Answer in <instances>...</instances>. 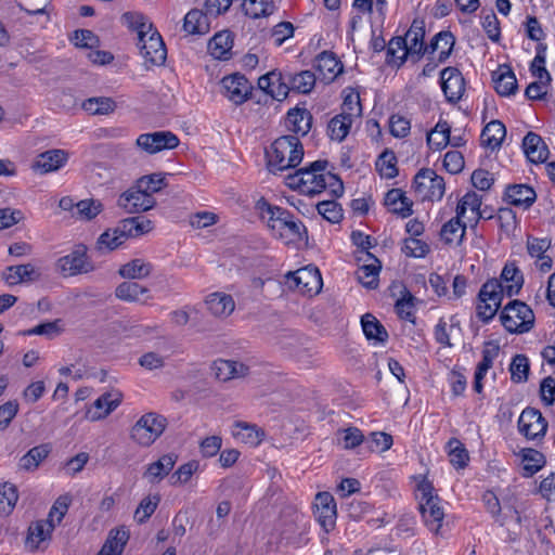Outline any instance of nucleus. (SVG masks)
Instances as JSON below:
<instances>
[{
    "mask_svg": "<svg viewBox=\"0 0 555 555\" xmlns=\"http://www.w3.org/2000/svg\"><path fill=\"white\" fill-rule=\"evenodd\" d=\"M270 172L278 173L297 167L304 157V147L296 135H282L266 151Z\"/></svg>",
    "mask_w": 555,
    "mask_h": 555,
    "instance_id": "1",
    "label": "nucleus"
},
{
    "mask_svg": "<svg viewBox=\"0 0 555 555\" xmlns=\"http://www.w3.org/2000/svg\"><path fill=\"white\" fill-rule=\"evenodd\" d=\"M327 165V160L319 159L307 167L300 168V175L304 177V194L315 195L331 186L335 196L343 195L344 185L341 180L335 175L324 172Z\"/></svg>",
    "mask_w": 555,
    "mask_h": 555,
    "instance_id": "2",
    "label": "nucleus"
},
{
    "mask_svg": "<svg viewBox=\"0 0 555 555\" xmlns=\"http://www.w3.org/2000/svg\"><path fill=\"white\" fill-rule=\"evenodd\" d=\"M418 509L426 527L438 532L442 526L444 512L441 506V499L436 492L431 481L425 477L417 485Z\"/></svg>",
    "mask_w": 555,
    "mask_h": 555,
    "instance_id": "3",
    "label": "nucleus"
},
{
    "mask_svg": "<svg viewBox=\"0 0 555 555\" xmlns=\"http://www.w3.org/2000/svg\"><path fill=\"white\" fill-rule=\"evenodd\" d=\"M504 328L512 334H524L534 326V313L524 301L518 299L507 302L500 314Z\"/></svg>",
    "mask_w": 555,
    "mask_h": 555,
    "instance_id": "4",
    "label": "nucleus"
},
{
    "mask_svg": "<svg viewBox=\"0 0 555 555\" xmlns=\"http://www.w3.org/2000/svg\"><path fill=\"white\" fill-rule=\"evenodd\" d=\"M167 418L160 414L150 412L142 415L133 425L130 437L142 447H150L164 433Z\"/></svg>",
    "mask_w": 555,
    "mask_h": 555,
    "instance_id": "5",
    "label": "nucleus"
},
{
    "mask_svg": "<svg viewBox=\"0 0 555 555\" xmlns=\"http://www.w3.org/2000/svg\"><path fill=\"white\" fill-rule=\"evenodd\" d=\"M505 289L498 279L488 280L480 288L478 299L480 304L477 307V315L483 322L488 323L496 314Z\"/></svg>",
    "mask_w": 555,
    "mask_h": 555,
    "instance_id": "6",
    "label": "nucleus"
},
{
    "mask_svg": "<svg viewBox=\"0 0 555 555\" xmlns=\"http://www.w3.org/2000/svg\"><path fill=\"white\" fill-rule=\"evenodd\" d=\"M412 189L422 201H439L446 191L442 177L430 168H422L414 177Z\"/></svg>",
    "mask_w": 555,
    "mask_h": 555,
    "instance_id": "7",
    "label": "nucleus"
},
{
    "mask_svg": "<svg viewBox=\"0 0 555 555\" xmlns=\"http://www.w3.org/2000/svg\"><path fill=\"white\" fill-rule=\"evenodd\" d=\"M286 283L291 288L304 295L312 296L320 293L323 282L317 267L307 266L286 274Z\"/></svg>",
    "mask_w": 555,
    "mask_h": 555,
    "instance_id": "8",
    "label": "nucleus"
},
{
    "mask_svg": "<svg viewBox=\"0 0 555 555\" xmlns=\"http://www.w3.org/2000/svg\"><path fill=\"white\" fill-rule=\"evenodd\" d=\"M406 38V50L400 55L399 65H403L410 57L414 63L421 61L426 54L425 38V23L423 20H414L410 28L404 34Z\"/></svg>",
    "mask_w": 555,
    "mask_h": 555,
    "instance_id": "9",
    "label": "nucleus"
},
{
    "mask_svg": "<svg viewBox=\"0 0 555 555\" xmlns=\"http://www.w3.org/2000/svg\"><path fill=\"white\" fill-rule=\"evenodd\" d=\"M313 508L314 517L324 532L333 531L337 519V506L334 496L326 491L317 493Z\"/></svg>",
    "mask_w": 555,
    "mask_h": 555,
    "instance_id": "10",
    "label": "nucleus"
},
{
    "mask_svg": "<svg viewBox=\"0 0 555 555\" xmlns=\"http://www.w3.org/2000/svg\"><path fill=\"white\" fill-rule=\"evenodd\" d=\"M57 267L64 276L87 273L93 269L87 256V247L77 245L72 253L57 260Z\"/></svg>",
    "mask_w": 555,
    "mask_h": 555,
    "instance_id": "11",
    "label": "nucleus"
},
{
    "mask_svg": "<svg viewBox=\"0 0 555 555\" xmlns=\"http://www.w3.org/2000/svg\"><path fill=\"white\" fill-rule=\"evenodd\" d=\"M178 137L171 131H155L142 133L138 137L137 146L149 154H156L163 150H172L179 145Z\"/></svg>",
    "mask_w": 555,
    "mask_h": 555,
    "instance_id": "12",
    "label": "nucleus"
},
{
    "mask_svg": "<svg viewBox=\"0 0 555 555\" xmlns=\"http://www.w3.org/2000/svg\"><path fill=\"white\" fill-rule=\"evenodd\" d=\"M518 429L527 439H542L547 429V422L539 410L526 408L518 418Z\"/></svg>",
    "mask_w": 555,
    "mask_h": 555,
    "instance_id": "13",
    "label": "nucleus"
},
{
    "mask_svg": "<svg viewBox=\"0 0 555 555\" xmlns=\"http://www.w3.org/2000/svg\"><path fill=\"white\" fill-rule=\"evenodd\" d=\"M138 47L146 63L153 66L165 64L167 49L157 30H152L142 41L138 40Z\"/></svg>",
    "mask_w": 555,
    "mask_h": 555,
    "instance_id": "14",
    "label": "nucleus"
},
{
    "mask_svg": "<svg viewBox=\"0 0 555 555\" xmlns=\"http://www.w3.org/2000/svg\"><path fill=\"white\" fill-rule=\"evenodd\" d=\"M223 94L235 105L243 104L251 95L253 86L242 74H233L221 80Z\"/></svg>",
    "mask_w": 555,
    "mask_h": 555,
    "instance_id": "15",
    "label": "nucleus"
},
{
    "mask_svg": "<svg viewBox=\"0 0 555 555\" xmlns=\"http://www.w3.org/2000/svg\"><path fill=\"white\" fill-rule=\"evenodd\" d=\"M155 204L156 199L138 185L127 190L118 198V206L128 214L150 210Z\"/></svg>",
    "mask_w": 555,
    "mask_h": 555,
    "instance_id": "16",
    "label": "nucleus"
},
{
    "mask_svg": "<svg viewBox=\"0 0 555 555\" xmlns=\"http://www.w3.org/2000/svg\"><path fill=\"white\" fill-rule=\"evenodd\" d=\"M441 89L448 102L457 103L465 91V79L456 67H446L441 70Z\"/></svg>",
    "mask_w": 555,
    "mask_h": 555,
    "instance_id": "17",
    "label": "nucleus"
},
{
    "mask_svg": "<svg viewBox=\"0 0 555 555\" xmlns=\"http://www.w3.org/2000/svg\"><path fill=\"white\" fill-rule=\"evenodd\" d=\"M258 86L267 94L276 101H283L289 93L286 74L279 70H271L259 77Z\"/></svg>",
    "mask_w": 555,
    "mask_h": 555,
    "instance_id": "18",
    "label": "nucleus"
},
{
    "mask_svg": "<svg viewBox=\"0 0 555 555\" xmlns=\"http://www.w3.org/2000/svg\"><path fill=\"white\" fill-rule=\"evenodd\" d=\"M314 68L319 73L318 78L324 83H331L343 73L344 65L331 51L321 52L314 61Z\"/></svg>",
    "mask_w": 555,
    "mask_h": 555,
    "instance_id": "19",
    "label": "nucleus"
},
{
    "mask_svg": "<svg viewBox=\"0 0 555 555\" xmlns=\"http://www.w3.org/2000/svg\"><path fill=\"white\" fill-rule=\"evenodd\" d=\"M504 199L513 206L524 209L530 208L537 199L535 191L527 184L507 185Z\"/></svg>",
    "mask_w": 555,
    "mask_h": 555,
    "instance_id": "20",
    "label": "nucleus"
},
{
    "mask_svg": "<svg viewBox=\"0 0 555 555\" xmlns=\"http://www.w3.org/2000/svg\"><path fill=\"white\" fill-rule=\"evenodd\" d=\"M67 159L68 154L64 150H49L37 156L34 168L40 173L56 171L67 163Z\"/></svg>",
    "mask_w": 555,
    "mask_h": 555,
    "instance_id": "21",
    "label": "nucleus"
},
{
    "mask_svg": "<svg viewBox=\"0 0 555 555\" xmlns=\"http://www.w3.org/2000/svg\"><path fill=\"white\" fill-rule=\"evenodd\" d=\"M39 278V271L31 263L10 266L2 272V280L9 286L24 282H33Z\"/></svg>",
    "mask_w": 555,
    "mask_h": 555,
    "instance_id": "22",
    "label": "nucleus"
},
{
    "mask_svg": "<svg viewBox=\"0 0 555 555\" xmlns=\"http://www.w3.org/2000/svg\"><path fill=\"white\" fill-rule=\"evenodd\" d=\"M522 149L527 158L533 164L546 162L550 151L542 138L534 133L528 132L522 140Z\"/></svg>",
    "mask_w": 555,
    "mask_h": 555,
    "instance_id": "23",
    "label": "nucleus"
},
{
    "mask_svg": "<svg viewBox=\"0 0 555 555\" xmlns=\"http://www.w3.org/2000/svg\"><path fill=\"white\" fill-rule=\"evenodd\" d=\"M120 402L121 395L119 392H105L93 402L92 408L88 410L87 414L92 421L105 418L120 404Z\"/></svg>",
    "mask_w": 555,
    "mask_h": 555,
    "instance_id": "24",
    "label": "nucleus"
},
{
    "mask_svg": "<svg viewBox=\"0 0 555 555\" xmlns=\"http://www.w3.org/2000/svg\"><path fill=\"white\" fill-rule=\"evenodd\" d=\"M211 369L216 378L221 382L244 377L248 374L249 370L244 363L223 359L214 361Z\"/></svg>",
    "mask_w": 555,
    "mask_h": 555,
    "instance_id": "25",
    "label": "nucleus"
},
{
    "mask_svg": "<svg viewBox=\"0 0 555 555\" xmlns=\"http://www.w3.org/2000/svg\"><path fill=\"white\" fill-rule=\"evenodd\" d=\"M495 91L502 96L515 94L518 89L516 76L508 65L500 66L492 73Z\"/></svg>",
    "mask_w": 555,
    "mask_h": 555,
    "instance_id": "26",
    "label": "nucleus"
},
{
    "mask_svg": "<svg viewBox=\"0 0 555 555\" xmlns=\"http://www.w3.org/2000/svg\"><path fill=\"white\" fill-rule=\"evenodd\" d=\"M313 117L307 108L295 107L287 112L286 128L300 135H306L312 126Z\"/></svg>",
    "mask_w": 555,
    "mask_h": 555,
    "instance_id": "27",
    "label": "nucleus"
},
{
    "mask_svg": "<svg viewBox=\"0 0 555 555\" xmlns=\"http://www.w3.org/2000/svg\"><path fill=\"white\" fill-rule=\"evenodd\" d=\"M274 233L279 234L280 237H286L289 241H299L307 237V229L304 223L295 219L294 215L288 211L287 217L280 218V222L276 224Z\"/></svg>",
    "mask_w": 555,
    "mask_h": 555,
    "instance_id": "28",
    "label": "nucleus"
},
{
    "mask_svg": "<svg viewBox=\"0 0 555 555\" xmlns=\"http://www.w3.org/2000/svg\"><path fill=\"white\" fill-rule=\"evenodd\" d=\"M233 35L230 30L217 33L208 42V51L216 60H229L232 55Z\"/></svg>",
    "mask_w": 555,
    "mask_h": 555,
    "instance_id": "29",
    "label": "nucleus"
},
{
    "mask_svg": "<svg viewBox=\"0 0 555 555\" xmlns=\"http://www.w3.org/2000/svg\"><path fill=\"white\" fill-rule=\"evenodd\" d=\"M498 280L502 282L507 297L517 295L524 285V275L514 262L504 266Z\"/></svg>",
    "mask_w": 555,
    "mask_h": 555,
    "instance_id": "30",
    "label": "nucleus"
},
{
    "mask_svg": "<svg viewBox=\"0 0 555 555\" xmlns=\"http://www.w3.org/2000/svg\"><path fill=\"white\" fill-rule=\"evenodd\" d=\"M177 460L178 455L173 453L164 454L156 462H153L147 466L144 473V478H146L151 483L159 482L175 467Z\"/></svg>",
    "mask_w": 555,
    "mask_h": 555,
    "instance_id": "31",
    "label": "nucleus"
},
{
    "mask_svg": "<svg viewBox=\"0 0 555 555\" xmlns=\"http://www.w3.org/2000/svg\"><path fill=\"white\" fill-rule=\"evenodd\" d=\"M206 305L208 310L216 317H229L235 308L234 299L231 295L216 292L207 296Z\"/></svg>",
    "mask_w": 555,
    "mask_h": 555,
    "instance_id": "32",
    "label": "nucleus"
},
{
    "mask_svg": "<svg viewBox=\"0 0 555 555\" xmlns=\"http://www.w3.org/2000/svg\"><path fill=\"white\" fill-rule=\"evenodd\" d=\"M505 135L506 128L504 124L498 119L491 120L481 131V144L494 151L501 146Z\"/></svg>",
    "mask_w": 555,
    "mask_h": 555,
    "instance_id": "33",
    "label": "nucleus"
},
{
    "mask_svg": "<svg viewBox=\"0 0 555 555\" xmlns=\"http://www.w3.org/2000/svg\"><path fill=\"white\" fill-rule=\"evenodd\" d=\"M149 293L150 291L146 287L132 281L122 282L115 289V295L118 299L130 302H146V299L150 298Z\"/></svg>",
    "mask_w": 555,
    "mask_h": 555,
    "instance_id": "34",
    "label": "nucleus"
},
{
    "mask_svg": "<svg viewBox=\"0 0 555 555\" xmlns=\"http://www.w3.org/2000/svg\"><path fill=\"white\" fill-rule=\"evenodd\" d=\"M466 233V224L459 221V217H452L440 230V238L447 245H461Z\"/></svg>",
    "mask_w": 555,
    "mask_h": 555,
    "instance_id": "35",
    "label": "nucleus"
},
{
    "mask_svg": "<svg viewBox=\"0 0 555 555\" xmlns=\"http://www.w3.org/2000/svg\"><path fill=\"white\" fill-rule=\"evenodd\" d=\"M154 267L151 262L135 258L122 264L118 271L119 275L128 280H141L149 276Z\"/></svg>",
    "mask_w": 555,
    "mask_h": 555,
    "instance_id": "36",
    "label": "nucleus"
},
{
    "mask_svg": "<svg viewBox=\"0 0 555 555\" xmlns=\"http://www.w3.org/2000/svg\"><path fill=\"white\" fill-rule=\"evenodd\" d=\"M286 77L289 91L307 94L310 93L315 86L317 76L311 70H302L295 75L288 73Z\"/></svg>",
    "mask_w": 555,
    "mask_h": 555,
    "instance_id": "37",
    "label": "nucleus"
},
{
    "mask_svg": "<svg viewBox=\"0 0 555 555\" xmlns=\"http://www.w3.org/2000/svg\"><path fill=\"white\" fill-rule=\"evenodd\" d=\"M451 127L447 120L440 119L427 134V144L436 151L443 150L450 141Z\"/></svg>",
    "mask_w": 555,
    "mask_h": 555,
    "instance_id": "38",
    "label": "nucleus"
},
{
    "mask_svg": "<svg viewBox=\"0 0 555 555\" xmlns=\"http://www.w3.org/2000/svg\"><path fill=\"white\" fill-rule=\"evenodd\" d=\"M361 325L365 337L369 340L374 339L377 343H386L388 333L384 325L371 313H366L361 319Z\"/></svg>",
    "mask_w": 555,
    "mask_h": 555,
    "instance_id": "39",
    "label": "nucleus"
},
{
    "mask_svg": "<svg viewBox=\"0 0 555 555\" xmlns=\"http://www.w3.org/2000/svg\"><path fill=\"white\" fill-rule=\"evenodd\" d=\"M183 29L191 35H203L209 30L207 13L191 10L184 16Z\"/></svg>",
    "mask_w": 555,
    "mask_h": 555,
    "instance_id": "40",
    "label": "nucleus"
},
{
    "mask_svg": "<svg viewBox=\"0 0 555 555\" xmlns=\"http://www.w3.org/2000/svg\"><path fill=\"white\" fill-rule=\"evenodd\" d=\"M50 451L51 448L48 443L31 448L20 459V468L27 472L37 469L40 463L49 455Z\"/></svg>",
    "mask_w": 555,
    "mask_h": 555,
    "instance_id": "41",
    "label": "nucleus"
},
{
    "mask_svg": "<svg viewBox=\"0 0 555 555\" xmlns=\"http://www.w3.org/2000/svg\"><path fill=\"white\" fill-rule=\"evenodd\" d=\"M352 125L351 113H340L334 116L327 126L328 135L332 140L343 141Z\"/></svg>",
    "mask_w": 555,
    "mask_h": 555,
    "instance_id": "42",
    "label": "nucleus"
},
{
    "mask_svg": "<svg viewBox=\"0 0 555 555\" xmlns=\"http://www.w3.org/2000/svg\"><path fill=\"white\" fill-rule=\"evenodd\" d=\"M232 435L246 444L257 446L261 442L263 433L258 430L255 425L236 422L233 426Z\"/></svg>",
    "mask_w": 555,
    "mask_h": 555,
    "instance_id": "43",
    "label": "nucleus"
},
{
    "mask_svg": "<svg viewBox=\"0 0 555 555\" xmlns=\"http://www.w3.org/2000/svg\"><path fill=\"white\" fill-rule=\"evenodd\" d=\"M81 107L90 115H108L116 109L117 105L112 98L96 96L85 100Z\"/></svg>",
    "mask_w": 555,
    "mask_h": 555,
    "instance_id": "44",
    "label": "nucleus"
},
{
    "mask_svg": "<svg viewBox=\"0 0 555 555\" xmlns=\"http://www.w3.org/2000/svg\"><path fill=\"white\" fill-rule=\"evenodd\" d=\"M372 263L360 267L357 271L358 281L369 289H375L378 286V275L382 269L380 262L376 257H371Z\"/></svg>",
    "mask_w": 555,
    "mask_h": 555,
    "instance_id": "45",
    "label": "nucleus"
},
{
    "mask_svg": "<svg viewBox=\"0 0 555 555\" xmlns=\"http://www.w3.org/2000/svg\"><path fill=\"white\" fill-rule=\"evenodd\" d=\"M243 10L247 16L256 20L273 14L276 7L273 0H244Z\"/></svg>",
    "mask_w": 555,
    "mask_h": 555,
    "instance_id": "46",
    "label": "nucleus"
},
{
    "mask_svg": "<svg viewBox=\"0 0 555 555\" xmlns=\"http://www.w3.org/2000/svg\"><path fill=\"white\" fill-rule=\"evenodd\" d=\"M54 527L55 524L49 518L33 522L28 528L27 541L38 547L41 542L50 538Z\"/></svg>",
    "mask_w": 555,
    "mask_h": 555,
    "instance_id": "47",
    "label": "nucleus"
},
{
    "mask_svg": "<svg viewBox=\"0 0 555 555\" xmlns=\"http://www.w3.org/2000/svg\"><path fill=\"white\" fill-rule=\"evenodd\" d=\"M257 209L262 219L267 218L268 227L274 232L280 218L287 217L289 210L279 206L271 205L266 199L261 198L257 202Z\"/></svg>",
    "mask_w": 555,
    "mask_h": 555,
    "instance_id": "48",
    "label": "nucleus"
},
{
    "mask_svg": "<svg viewBox=\"0 0 555 555\" xmlns=\"http://www.w3.org/2000/svg\"><path fill=\"white\" fill-rule=\"evenodd\" d=\"M18 500V492L15 485L3 482L0 485V517L9 516Z\"/></svg>",
    "mask_w": 555,
    "mask_h": 555,
    "instance_id": "49",
    "label": "nucleus"
},
{
    "mask_svg": "<svg viewBox=\"0 0 555 555\" xmlns=\"http://www.w3.org/2000/svg\"><path fill=\"white\" fill-rule=\"evenodd\" d=\"M521 460L524 463L525 476L530 477L538 473L545 465V456L534 449H522Z\"/></svg>",
    "mask_w": 555,
    "mask_h": 555,
    "instance_id": "50",
    "label": "nucleus"
},
{
    "mask_svg": "<svg viewBox=\"0 0 555 555\" xmlns=\"http://www.w3.org/2000/svg\"><path fill=\"white\" fill-rule=\"evenodd\" d=\"M122 20L131 30L138 33V40L140 41L153 30L152 24H149L145 16L141 13L126 12L122 14Z\"/></svg>",
    "mask_w": 555,
    "mask_h": 555,
    "instance_id": "51",
    "label": "nucleus"
},
{
    "mask_svg": "<svg viewBox=\"0 0 555 555\" xmlns=\"http://www.w3.org/2000/svg\"><path fill=\"white\" fill-rule=\"evenodd\" d=\"M397 157L392 151H384L377 162H376V168L379 171L382 177H385L387 179L395 178L398 175L397 169Z\"/></svg>",
    "mask_w": 555,
    "mask_h": 555,
    "instance_id": "52",
    "label": "nucleus"
},
{
    "mask_svg": "<svg viewBox=\"0 0 555 555\" xmlns=\"http://www.w3.org/2000/svg\"><path fill=\"white\" fill-rule=\"evenodd\" d=\"M449 456L451 464L456 468H464L469 460L468 452L464 444L456 438H452L448 442Z\"/></svg>",
    "mask_w": 555,
    "mask_h": 555,
    "instance_id": "53",
    "label": "nucleus"
},
{
    "mask_svg": "<svg viewBox=\"0 0 555 555\" xmlns=\"http://www.w3.org/2000/svg\"><path fill=\"white\" fill-rule=\"evenodd\" d=\"M199 468V462L192 460L188 463L182 464L178 469L170 476L169 483L171 486L185 485L192 478L193 474Z\"/></svg>",
    "mask_w": 555,
    "mask_h": 555,
    "instance_id": "54",
    "label": "nucleus"
},
{
    "mask_svg": "<svg viewBox=\"0 0 555 555\" xmlns=\"http://www.w3.org/2000/svg\"><path fill=\"white\" fill-rule=\"evenodd\" d=\"M511 379L514 383H522L528 378L529 361L525 354H516L509 364Z\"/></svg>",
    "mask_w": 555,
    "mask_h": 555,
    "instance_id": "55",
    "label": "nucleus"
},
{
    "mask_svg": "<svg viewBox=\"0 0 555 555\" xmlns=\"http://www.w3.org/2000/svg\"><path fill=\"white\" fill-rule=\"evenodd\" d=\"M414 300L415 297L410 292L405 291L402 297L398 299L395 305L398 317L413 324L415 323V315L413 311Z\"/></svg>",
    "mask_w": 555,
    "mask_h": 555,
    "instance_id": "56",
    "label": "nucleus"
},
{
    "mask_svg": "<svg viewBox=\"0 0 555 555\" xmlns=\"http://www.w3.org/2000/svg\"><path fill=\"white\" fill-rule=\"evenodd\" d=\"M318 212L328 222L338 223L343 219V208L335 201H323L317 205Z\"/></svg>",
    "mask_w": 555,
    "mask_h": 555,
    "instance_id": "57",
    "label": "nucleus"
},
{
    "mask_svg": "<svg viewBox=\"0 0 555 555\" xmlns=\"http://www.w3.org/2000/svg\"><path fill=\"white\" fill-rule=\"evenodd\" d=\"M160 498L158 495H154L153 498L146 496L144 498L134 512V519L138 524H144L155 512Z\"/></svg>",
    "mask_w": 555,
    "mask_h": 555,
    "instance_id": "58",
    "label": "nucleus"
},
{
    "mask_svg": "<svg viewBox=\"0 0 555 555\" xmlns=\"http://www.w3.org/2000/svg\"><path fill=\"white\" fill-rule=\"evenodd\" d=\"M128 540L129 531L125 528H116L109 531L108 537L103 545L114 552H124Z\"/></svg>",
    "mask_w": 555,
    "mask_h": 555,
    "instance_id": "59",
    "label": "nucleus"
},
{
    "mask_svg": "<svg viewBox=\"0 0 555 555\" xmlns=\"http://www.w3.org/2000/svg\"><path fill=\"white\" fill-rule=\"evenodd\" d=\"M405 50H406V38H403V36H396V37L391 38L387 46V53H386L387 64L399 68L401 66L398 64V61H400V55H397V53L399 51L405 52Z\"/></svg>",
    "mask_w": 555,
    "mask_h": 555,
    "instance_id": "60",
    "label": "nucleus"
},
{
    "mask_svg": "<svg viewBox=\"0 0 555 555\" xmlns=\"http://www.w3.org/2000/svg\"><path fill=\"white\" fill-rule=\"evenodd\" d=\"M481 24H482V27L485 29V31L487 33L489 39H491L492 41H498L500 39V24H499V20L494 13L493 10H489V11H485L482 10L481 11Z\"/></svg>",
    "mask_w": 555,
    "mask_h": 555,
    "instance_id": "61",
    "label": "nucleus"
},
{
    "mask_svg": "<svg viewBox=\"0 0 555 555\" xmlns=\"http://www.w3.org/2000/svg\"><path fill=\"white\" fill-rule=\"evenodd\" d=\"M77 214L85 220L95 218L102 210L103 204L98 199H82L76 204Z\"/></svg>",
    "mask_w": 555,
    "mask_h": 555,
    "instance_id": "62",
    "label": "nucleus"
},
{
    "mask_svg": "<svg viewBox=\"0 0 555 555\" xmlns=\"http://www.w3.org/2000/svg\"><path fill=\"white\" fill-rule=\"evenodd\" d=\"M437 39L440 40L438 50V63H444L453 51L455 37L451 31L442 30L437 34Z\"/></svg>",
    "mask_w": 555,
    "mask_h": 555,
    "instance_id": "63",
    "label": "nucleus"
},
{
    "mask_svg": "<svg viewBox=\"0 0 555 555\" xmlns=\"http://www.w3.org/2000/svg\"><path fill=\"white\" fill-rule=\"evenodd\" d=\"M137 185L153 196L154 193L160 191L165 185V177L162 173L144 176L137 181Z\"/></svg>",
    "mask_w": 555,
    "mask_h": 555,
    "instance_id": "64",
    "label": "nucleus"
}]
</instances>
